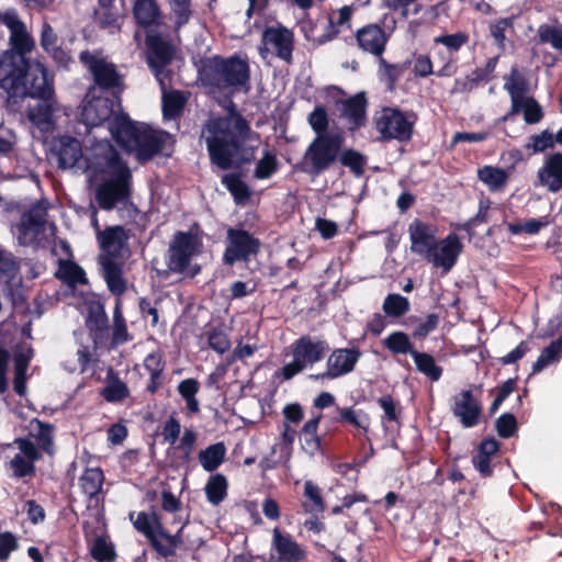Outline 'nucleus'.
Masks as SVG:
<instances>
[{
    "mask_svg": "<svg viewBox=\"0 0 562 562\" xmlns=\"http://www.w3.org/2000/svg\"><path fill=\"white\" fill-rule=\"evenodd\" d=\"M415 359L417 368L427 374L432 381L438 380L441 374L440 368L435 364L432 357L427 353H419L417 351H411Z\"/></svg>",
    "mask_w": 562,
    "mask_h": 562,
    "instance_id": "49530a36",
    "label": "nucleus"
},
{
    "mask_svg": "<svg viewBox=\"0 0 562 562\" xmlns=\"http://www.w3.org/2000/svg\"><path fill=\"white\" fill-rule=\"evenodd\" d=\"M128 231L123 226H111L98 233V239L102 254L100 260L110 257L113 259H123L128 254L127 240Z\"/></svg>",
    "mask_w": 562,
    "mask_h": 562,
    "instance_id": "2eb2a0df",
    "label": "nucleus"
},
{
    "mask_svg": "<svg viewBox=\"0 0 562 562\" xmlns=\"http://www.w3.org/2000/svg\"><path fill=\"white\" fill-rule=\"evenodd\" d=\"M33 356L31 349H23L14 356V386H24L26 382L25 372Z\"/></svg>",
    "mask_w": 562,
    "mask_h": 562,
    "instance_id": "79ce46f5",
    "label": "nucleus"
},
{
    "mask_svg": "<svg viewBox=\"0 0 562 562\" xmlns=\"http://www.w3.org/2000/svg\"><path fill=\"white\" fill-rule=\"evenodd\" d=\"M479 178L492 190H498L507 182L508 173L504 169L486 166L479 170Z\"/></svg>",
    "mask_w": 562,
    "mask_h": 562,
    "instance_id": "ea45409f",
    "label": "nucleus"
},
{
    "mask_svg": "<svg viewBox=\"0 0 562 562\" xmlns=\"http://www.w3.org/2000/svg\"><path fill=\"white\" fill-rule=\"evenodd\" d=\"M87 324L90 331L93 334L94 345L98 347L106 336V315L100 306L90 311Z\"/></svg>",
    "mask_w": 562,
    "mask_h": 562,
    "instance_id": "c9c22d12",
    "label": "nucleus"
},
{
    "mask_svg": "<svg viewBox=\"0 0 562 562\" xmlns=\"http://www.w3.org/2000/svg\"><path fill=\"white\" fill-rule=\"evenodd\" d=\"M16 549V539L9 532L0 535V559L5 560Z\"/></svg>",
    "mask_w": 562,
    "mask_h": 562,
    "instance_id": "774afa93",
    "label": "nucleus"
},
{
    "mask_svg": "<svg viewBox=\"0 0 562 562\" xmlns=\"http://www.w3.org/2000/svg\"><path fill=\"white\" fill-rule=\"evenodd\" d=\"M350 16H351V9H350V7H342L338 11V19H337L336 22H334L331 18L329 19V22H328L329 23V29H330L329 33L318 37L316 40V42L318 44H324L327 41L333 40L337 35V33H338V31L334 29V25L335 24H337V25H345V24H347L349 22V20H350Z\"/></svg>",
    "mask_w": 562,
    "mask_h": 562,
    "instance_id": "6e6d98bb",
    "label": "nucleus"
},
{
    "mask_svg": "<svg viewBox=\"0 0 562 562\" xmlns=\"http://www.w3.org/2000/svg\"><path fill=\"white\" fill-rule=\"evenodd\" d=\"M181 432L180 423L175 418L170 417L164 425L162 437L165 441L170 445H175Z\"/></svg>",
    "mask_w": 562,
    "mask_h": 562,
    "instance_id": "0e129e2a",
    "label": "nucleus"
},
{
    "mask_svg": "<svg viewBox=\"0 0 562 562\" xmlns=\"http://www.w3.org/2000/svg\"><path fill=\"white\" fill-rule=\"evenodd\" d=\"M366 106L367 100L362 92L341 102V113L351 123V128H357L364 124Z\"/></svg>",
    "mask_w": 562,
    "mask_h": 562,
    "instance_id": "c85d7f7f",
    "label": "nucleus"
},
{
    "mask_svg": "<svg viewBox=\"0 0 562 562\" xmlns=\"http://www.w3.org/2000/svg\"><path fill=\"white\" fill-rule=\"evenodd\" d=\"M79 58L91 71L98 86L113 88L119 85L120 77L114 65L102 56L86 50L80 53Z\"/></svg>",
    "mask_w": 562,
    "mask_h": 562,
    "instance_id": "f3484780",
    "label": "nucleus"
},
{
    "mask_svg": "<svg viewBox=\"0 0 562 562\" xmlns=\"http://www.w3.org/2000/svg\"><path fill=\"white\" fill-rule=\"evenodd\" d=\"M176 18L177 27L187 24L191 18V0H168Z\"/></svg>",
    "mask_w": 562,
    "mask_h": 562,
    "instance_id": "de8ad7c7",
    "label": "nucleus"
},
{
    "mask_svg": "<svg viewBox=\"0 0 562 562\" xmlns=\"http://www.w3.org/2000/svg\"><path fill=\"white\" fill-rule=\"evenodd\" d=\"M226 490L227 481L222 474L211 476L205 485L206 497L214 505L220 504L225 498Z\"/></svg>",
    "mask_w": 562,
    "mask_h": 562,
    "instance_id": "a19ab883",
    "label": "nucleus"
},
{
    "mask_svg": "<svg viewBox=\"0 0 562 562\" xmlns=\"http://www.w3.org/2000/svg\"><path fill=\"white\" fill-rule=\"evenodd\" d=\"M408 308V300L400 294H389L383 303V311L394 317L404 315Z\"/></svg>",
    "mask_w": 562,
    "mask_h": 562,
    "instance_id": "c03bdc74",
    "label": "nucleus"
},
{
    "mask_svg": "<svg viewBox=\"0 0 562 562\" xmlns=\"http://www.w3.org/2000/svg\"><path fill=\"white\" fill-rule=\"evenodd\" d=\"M263 47L260 48V55L265 58L267 53L273 52L277 56L286 63L292 60L293 34L283 26L268 27L262 35Z\"/></svg>",
    "mask_w": 562,
    "mask_h": 562,
    "instance_id": "ddd939ff",
    "label": "nucleus"
},
{
    "mask_svg": "<svg viewBox=\"0 0 562 562\" xmlns=\"http://www.w3.org/2000/svg\"><path fill=\"white\" fill-rule=\"evenodd\" d=\"M530 350L527 341H521L513 351L501 358L503 364H512L520 360Z\"/></svg>",
    "mask_w": 562,
    "mask_h": 562,
    "instance_id": "338daca9",
    "label": "nucleus"
},
{
    "mask_svg": "<svg viewBox=\"0 0 562 562\" xmlns=\"http://www.w3.org/2000/svg\"><path fill=\"white\" fill-rule=\"evenodd\" d=\"M181 531L182 528H180L176 535H169L162 528L148 540L159 554L164 557H170L175 554L176 548L181 543Z\"/></svg>",
    "mask_w": 562,
    "mask_h": 562,
    "instance_id": "473e14b6",
    "label": "nucleus"
},
{
    "mask_svg": "<svg viewBox=\"0 0 562 562\" xmlns=\"http://www.w3.org/2000/svg\"><path fill=\"white\" fill-rule=\"evenodd\" d=\"M103 479V473L100 469H87L80 476V487L87 496L93 497L100 492Z\"/></svg>",
    "mask_w": 562,
    "mask_h": 562,
    "instance_id": "e433bc0d",
    "label": "nucleus"
},
{
    "mask_svg": "<svg viewBox=\"0 0 562 562\" xmlns=\"http://www.w3.org/2000/svg\"><path fill=\"white\" fill-rule=\"evenodd\" d=\"M272 549L278 553V562H300L305 558L303 548L279 528L272 531Z\"/></svg>",
    "mask_w": 562,
    "mask_h": 562,
    "instance_id": "5701e85b",
    "label": "nucleus"
},
{
    "mask_svg": "<svg viewBox=\"0 0 562 562\" xmlns=\"http://www.w3.org/2000/svg\"><path fill=\"white\" fill-rule=\"evenodd\" d=\"M58 166L87 172L97 186L95 200L103 210H112L128 196L131 172L109 142H98L85 155L81 144L71 136H61L54 145Z\"/></svg>",
    "mask_w": 562,
    "mask_h": 562,
    "instance_id": "f257e3e1",
    "label": "nucleus"
},
{
    "mask_svg": "<svg viewBox=\"0 0 562 562\" xmlns=\"http://www.w3.org/2000/svg\"><path fill=\"white\" fill-rule=\"evenodd\" d=\"M342 143L340 135L316 136L303 155L304 171L317 176L330 168L339 157Z\"/></svg>",
    "mask_w": 562,
    "mask_h": 562,
    "instance_id": "39448f33",
    "label": "nucleus"
},
{
    "mask_svg": "<svg viewBox=\"0 0 562 562\" xmlns=\"http://www.w3.org/2000/svg\"><path fill=\"white\" fill-rule=\"evenodd\" d=\"M91 554L99 562H111L115 559V552L112 544L101 538H98L94 541Z\"/></svg>",
    "mask_w": 562,
    "mask_h": 562,
    "instance_id": "5fc2aeb1",
    "label": "nucleus"
},
{
    "mask_svg": "<svg viewBox=\"0 0 562 562\" xmlns=\"http://www.w3.org/2000/svg\"><path fill=\"white\" fill-rule=\"evenodd\" d=\"M375 125L383 138L407 140L412 135V123L394 109H383L375 121Z\"/></svg>",
    "mask_w": 562,
    "mask_h": 562,
    "instance_id": "9b49d317",
    "label": "nucleus"
},
{
    "mask_svg": "<svg viewBox=\"0 0 562 562\" xmlns=\"http://www.w3.org/2000/svg\"><path fill=\"white\" fill-rule=\"evenodd\" d=\"M128 517L135 529L142 532L147 539L151 538L155 533L162 529L161 522L155 513H130Z\"/></svg>",
    "mask_w": 562,
    "mask_h": 562,
    "instance_id": "2f4dec72",
    "label": "nucleus"
},
{
    "mask_svg": "<svg viewBox=\"0 0 562 562\" xmlns=\"http://www.w3.org/2000/svg\"><path fill=\"white\" fill-rule=\"evenodd\" d=\"M103 269V276L109 289L114 294H122L125 291V281L122 277V259H111L106 257L100 260Z\"/></svg>",
    "mask_w": 562,
    "mask_h": 562,
    "instance_id": "7c9ffc66",
    "label": "nucleus"
},
{
    "mask_svg": "<svg viewBox=\"0 0 562 562\" xmlns=\"http://www.w3.org/2000/svg\"><path fill=\"white\" fill-rule=\"evenodd\" d=\"M186 103L184 97L178 91L162 93V110L167 117H175L182 111Z\"/></svg>",
    "mask_w": 562,
    "mask_h": 562,
    "instance_id": "37998d69",
    "label": "nucleus"
},
{
    "mask_svg": "<svg viewBox=\"0 0 562 562\" xmlns=\"http://www.w3.org/2000/svg\"><path fill=\"white\" fill-rule=\"evenodd\" d=\"M357 40L363 50L381 56L387 42V36L380 26L371 24L358 31Z\"/></svg>",
    "mask_w": 562,
    "mask_h": 562,
    "instance_id": "a878e982",
    "label": "nucleus"
},
{
    "mask_svg": "<svg viewBox=\"0 0 562 562\" xmlns=\"http://www.w3.org/2000/svg\"><path fill=\"white\" fill-rule=\"evenodd\" d=\"M411 238V250L423 258L436 246V229L418 220H415L408 227Z\"/></svg>",
    "mask_w": 562,
    "mask_h": 562,
    "instance_id": "4be33fe9",
    "label": "nucleus"
},
{
    "mask_svg": "<svg viewBox=\"0 0 562 562\" xmlns=\"http://www.w3.org/2000/svg\"><path fill=\"white\" fill-rule=\"evenodd\" d=\"M209 344L218 353H224L231 347V340L227 335L222 331H213L210 334Z\"/></svg>",
    "mask_w": 562,
    "mask_h": 562,
    "instance_id": "69168bd1",
    "label": "nucleus"
},
{
    "mask_svg": "<svg viewBox=\"0 0 562 562\" xmlns=\"http://www.w3.org/2000/svg\"><path fill=\"white\" fill-rule=\"evenodd\" d=\"M46 223V211L37 205L23 215L18 239L22 245H31L41 239Z\"/></svg>",
    "mask_w": 562,
    "mask_h": 562,
    "instance_id": "aec40b11",
    "label": "nucleus"
},
{
    "mask_svg": "<svg viewBox=\"0 0 562 562\" xmlns=\"http://www.w3.org/2000/svg\"><path fill=\"white\" fill-rule=\"evenodd\" d=\"M308 123L312 128L316 132L317 136L330 135L327 133L328 119L324 108H316L308 116Z\"/></svg>",
    "mask_w": 562,
    "mask_h": 562,
    "instance_id": "864d4df0",
    "label": "nucleus"
},
{
    "mask_svg": "<svg viewBox=\"0 0 562 562\" xmlns=\"http://www.w3.org/2000/svg\"><path fill=\"white\" fill-rule=\"evenodd\" d=\"M95 20L101 27H116L120 20V11L116 8L99 7L95 10Z\"/></svg>",
    "mask_w": 562,
    "mask_h": 562,
    "instance_id": "603ef678",
    "label": "nucleus"
},
{
    "mask_svg": "<svg viewBox=\"0 0 562 562\" xmlns=\"http://www.w3.org/2000/svg\"><path fill=\"white\" fill-rule=\"evenodd\" d=\"M30 63L31 60L15 52L4 50L0 55V86L8 92L19 93Z\"/></svg>",
    "mask_w": 562,
    "mask_h": 562,
    "instance_id": "0eeeda50",
    "label": "nucleus"
},
{
    "mask_svg": "<svg viewBox=\"0 0 562 562\" xmlns=\"http://www.w3.org/2000/svg\"><path fill=\"white\" fill-rule=\"evenodd\" d=\"M249 132L247 122L231 104L226 117L210 120L203 131L211 161L226 170L254 159V147L245 145Z\"/></svg>",
    "mask_w": 562,
    "mask_h": 562,
    "instance_id": "f03ea898",
    "label": "nucleus"
},
{
    "mask_svg": "<svg viewBox=\"0 0 562 562\" xmlns=\"http://www.w3.org/2000/svg\"><path fill=\"white\" fill-rule=\"evenodd\" d=\"M540 186L550 192H558L562 189V154L557 153L549 156L538 171Z\"/></svg>",
    "mask_w": 562,
    "mask_h": 562,
    "instance_id": "393cba45",
    "label": "nucleus"
},
{
    "mask_svg": "<svg viewBox=\"0 0 562 562\" xmlns=\"http://www.w3.org/2000/svg\"><path fill=\"white\" fill-rule=\"evenodd\" d=\"M114 114V103L90 88L82 102L81 120L87 126H99Z\"/></svg>",
    "mask_w": 562,
    "mask_h": 562,
    "instance_id": "6e6552de",
    "label": "nucleus"
},
{
    "mask_svg": "<svg viewBox=\"0 0 562 562\" xmlns=\"http://www.w3.org/2000/svg\"><path fill=\"white\" fill-rule=\"evenodd\" d=\"M304 496L306 501L303 503V507L307 513L317 514L325 509V504L321 496V490L312 481L305 482Z\"/></svg>",
    "mask_w": 562,
    "mask_h": 562,
    "instance_id": "4c0bfd02",
    "label": "nucleus"
},
{
    "mask_svg": "<svg viewBox=\"0 0 562 562\" xmlns=\"http://www.w3.org/2000/svg\"><path fill=\"white\" fill-rule=\"evenodd\" d=\"M340 161L344 166L351 169V171L357 176H361L363 173V166L366 164V157L360 153L348 149L341 153Z\"/></svg>",
    "mask_w": 562,
    "mask_h": 562,
    "instance_id": "09e8293b",
    "label": "nucleus"
},
{
    "mask_svg": "<svg viewBox=\"0 0 562 562\" xmlns=\"http://www.w3.org/2000/svg\"><path fill=\"white\" fill-rule=\"evenodd\" d=\"M110 132L126 151L135 153L140 160H148L172 146V137L165 132L136 125L124 114L114 115L110 123Z\"/></svg>",
    "mask_w": 562,
    "mask_h": 562,
    "instance_id": "7ed1b4c3",
    "label": "nucleus"
},
{
    "mask_svg": "<svg viewBox=\"0 0 562 562\" xmlns=\"http://www.w3.org/2000/svg\"><path fill=\"white\" fill-rule=\"evenodd\" d=\"M40 102L34 105L30 106L27 109V117L31 122H33L36 125H42L45 123H48L52 114L56 110V101L54 99V95L48 98H37Z\"/></svg>",
    "mask_w": 562,
    "mask_h": 562,
    "instance_id": "f704fd0d",
    "label": "nucleus"
},
{
    "mask_svg": "<svg viewBox=\"0 0 562 562\" xmlns=\"http://www.w3.org/2000/svg\"><path fill=\"white\" fill-rule=\"evenodd\" d=\"M113 321H114L113 342L114 344L125 342L128 339V335H127L126 326L124 323V318L121 314L119 306L115 307Z\"/></svg>",
    "mask_w": 562,
    "mask_h": 562,
    "instance_id": "052dcab7",
    "label": "nucleus"
},
{
    "mask_svg": "<svg viewBox=\"0 0 562 562\" xmlns=\"http://www.w3.org/2000/svg\"><path fill=\"white\" fill-rule=\"evenodd\" d=\"M513 102V112L517 113L520 109L524 110V119L527 123L533 124L541 120L542 112L538 102L532 98H524L516 91L515 87L509 88Z\"/></svg>",
    "mask_w": 562,
    "mask_h": 562,
    "instance_id": "c756f323",
    "label": "nucleus"
},
{
    "mask_svg": "<svg viewBox=\"0 0 562 562\" xmlns=\"http://www.w3.org/2000/svg\"><path fill=\"white\" fill-rule=\"evenodd\" d=\"M358 360V353L353 350L339 349L333 352L327 360L326 375L339 376L350 372Z\"/></svg>",
    "mask_w": 562,
    "mask_h": 562,
    "instance_id": "bb28decb",
    "label": "nucleus"
},
{
    "mask_svg": "<svg viewBox=\"0 0 562 562\" xmlns=\"http://www.w3.org/2000/svg\"><path fill=\"white\" fill-rule=\"evenodd\" d=\"M133 15L143 27L158 25L161 19V12L156 0H134Z\"/></svg>",
    "mask_w": 562,
    "mask_h": 562,
    "instance_id": "cd10ccee",
    "label": "nucleus"
},
{
    "mask_svg": "<svg viewBox=\"0 0 562 562\" xmlns=\"http://www.w3.org/2000/svg\"><path fill=\"white\" fill-rule=\"evenodd\" d=\"M202 75L203 80L214 88L228 89L229 92L249 90V66L239 57H213L205 63Z\"/></svg>",
    "mask_w": 562,
    "mask_h": 562,
    "instance_id": "20e7f679",
    "label": "nucleus"
},
{
    "mask_svg": "<svg viewBox=\"0 0 562 562\" xmlns=\"http://www.w3.org/2000/svg\"><path fill=\"white\" fill-rule=\"evenodd\" d=\"M562 356V337L555 341H552L546 347L537 361L533 363V371H541L543 368L559 361Z\"/></svg>",
    "mask_w": 562,
    "mask_h": 562,
    "instance_id": "58836bf2",
    "label": "nucleus"
},
{
    "mask_svg": "<svg viewBox=\"0 0 562 562\" xmlns=\"http://www.w3.org/2000/svg\"><path fill=\"white\" fill-rule=\"evenodd\" d=\"M324 352V342H313L310 338L300 339L293 348V360L282 368L281 374L284 380H290L300 373L307 363L321 360Z\"/></svg>",
    "mask_w": 562,
    "mask_h": 562,
    "instance_id": "423d86ee",
    "label": "nucleus"
},
{
    "mask_svg": "<svg viewBox=\"0 0 562 562\" xmlns=\"http://www.w3.org/2000/svg\"><path fill=\"white\" fill-rule=\"evenodd\" d=\"M148 47L147 59L149 66L155 71L156 77L162 85V69L168 65L173 56V47L158 35L149 34L146 38Z\"/></svg>",
    "mask_w": 562,
    "mask_h": 562,
    "instance_id": "412c9836",
    "label": "nucleus"
},
{
    "mask_svg": "<svg viewBox=\"0 0 562 562\" xmlns=\"http://www.w3.org/2000/svg\"><path fill=\"white\" fill-rule=\"evenodd\" d=\"M0 21L9 29V52H15L26 57L35 47V42L29 33L25 24L19 19L15 12L5 11L0 13Z\"/></svg>",
    "mask_w": 562,
    "mask_h": 562,
    "instance_id": "9d476101",
    "label": "nucleus"
},
{
    "mask_svg": "<svg viewBox=\"0 0 562 562\" xmlns=\"http://www.w3.org/2000/svg\"><path fill=\"white\" fill-rule=\"evenodd\" d=\"M462 251V244L457 235H449L441 240L436 241V246L428 252L426 260L435 268H441L448 272L457 262L458 256Z\"/></svg>",
    "mask_w": 562,
    "mask_h": 562,
    "instance_id": "4468645a",
    "label": "nucleus"
},
{
    "mask_svg": "<svg viewBox=\"0 0 562 562\" xmlns=\"http://www.w3.org/2000/svg\"><path fill=\"white\" fill-rule=\"evenodd\" d=\"M20 89L23 95L32 98L46 99L54 95L52 82L48 79L47 69L44 64L38 60H31L23 75Z\"/></svg>",
    "mask_w": 562,
    "mask_h": 562,
    "instance_id": "1a4fd4ad",
    "label": "nucleus"
},
{
    "mask_svg": "<svg viewBox=\"0 0 562 562\" xmlns=\"http://www.w3.org/2000/svg\"><path fill=\"white\" fill-rule=\"evenodd\" d=\"M339 414L344 422L351 424V425L356 426L357 428L362 429L364 431L368 430L369 425H370V419H369V416L366 413H363L362 411L341 408Z\"/></svg>",
    "mask_w": 562,
    "mask_h": 562,
    "instance_id": "8fccbe9b",
    "label": "nucleus"
},
{
    "mask_svg": "<svg viewBox=\"0 0 562 562\" xmlns=\"http://www.w3.org/2000/svg\"><path fill=\"white\" fill-rule=\"evenodd\" d=\"M198 251L199 240L195 236L186 233L177 234L169 248V268L173 271H182Z\"/></svg>",
    "mask_w": 562,
    "mask_h": 562,
    "instance_id": "a211bd4d",
    "label": "nucleus"
},
{
    "mask_svg": "<svg viewBox=\"0 0 562 562\" xmlns=\"http://www.w3.org/2000/svg\"><path fill=\"white\" fill-rule=\"evenodd\" d=\"M223 183L231 191L238 202L249 198L247 186L235 175H226L223 178Z\"/></svg>",
    "mask_w": 562,
    "mask_h": 562,
    "instance_id": "3c124183",
    "label": "nucleus"
},
{
    "mask_svg": "<svg viewBox=\"0 0 562 562\" xmlns=\"http://www.w3.org/2000/svg\"><path fill=\"white\" fill-rule=\"evenodd\" d=\"M385 344L387 348L394 352L405 353L413 351L411 349V342L407 335L401 331L390 335L386 338Z\"/></svg>",
    "mask_w": 562,
    "mask_h": 562,
    "instance_id": "4d7b16f0",
    "label": "nucleus"
},
{
    "mask_svg": "<svg viewBox=\"0 0 562 562\" xmlns=\"http://www.w3.org/2000/svg\"><path fill=\"white\" fill-rule=\"evenodd\" d=\"M276 157L269 153H266L256 166L255 177L258 179H267L276 171Z\"/></svg>",
    "mask_w": 562,
    "mask_h": 562,
    "instance_id": "13d9d810",
    "label": "nucleus"
},
{
    "mask_svg": "<svg viewBox=\"0 0 562 562\" xmlns=\"http://www.w3.org/2000/svg\"><path fill=\"white\" fill-rule=\"evenodd\" d=\"M496 427H497V431H498V435L503 438H508L510 437L515 430H516V419L513 415L510 414H504L502 415L497 422H496Z\"/></svg>",
    "mask_w": 562,
    "mask_h": 562,
    "instance_id": "680f3d73",
    "label": "nucleus"
},
{
    "mask_svg": "<svg viewBox=\"0 0 562 562\" xmlns=\"http://www.w3.org/2000/svg\"><path fill=\"white\" fill-rule=\"evenodd\" d=\"M226 448L223 442H216L199 452V461L205 471L216 470L224 461Z\"/></svg>",
    "mask_w": 562,
    "mask_h": 562,
    "instance_id": "72a5a7b5",
    "label": "nucleus"
},
{
    "mask_svg": "<svg viewBox=\"0 0 562 562\" xmlns=\"http://www.w3.org/2000/svg\"><path fill=\"white\" fill-rule=\"evenodd\" d=\"M548 225V221L546 220H529L524 223H514L508 225L509 232L513 234H518L525 232L527 234H536L542 227Z\"/></svg>",
    "mask_w": 562,
    "mask_h": 562,
    "instance_id": "bf43d9fd",
    "label": "nucleus"
},
{
    "mask_svg": "<svg viewBox=\"0 0 562 562\" xmlns=\"http://www.w3.org/2000/svg\"><path fill=\"white\" fill-rule=\"evenodd\" d=\"M12 447L18 452L9 462L10 469L15 477H24L34 474L35 462L41 458V452L30 439L16 438Z\"/></svg>",
    "mask_w": 562,
    "mask_h": 562,
    "instance_id": "f8f14e48",
    "label": "nucleus"
},
{
    "mask_svg": "<svg viewBox=\"0 0 562 562\" xmlns=\"http://www.w3.org/2000/svg\"><path fill=\"white\" fill-rule=\"evenodd\" d=\"M451 409L464 428H472L480 423L482 406L469 390H464L453 397Z\"/></svg>",
    "mask_w": 562,
    "mask_h": 562,
    "instance_id": "dca6fc26",
    "label": "nucleus"
},
{
    "mask_svg": "<svg viewBox=\"0 0 562 562\" xmlns=\"http://www.w3.org/2000/svg\"><path fill=\"white\" fill-rule=\"evenodd\" d=\"M467 41L468 35L461 32L435 38V43L442 44L452 50H458Z\"/></svg>",
    "mask_w": 562,
    "mask_h": 562,
    "instance_id": "e2e57ef3",
    "label": "nucleus"
},
{
    "mask_svg": "<svg viewBox=\"0 0 562 562\" xmlns=\"http://www.w3.org/2000/svg\"><path fill=\"white\" fill-rule=\"evenodd\" d=\"M229 245L224 254V261L228 265L237 260H247L248 256L256 254L259 241L245 231H228Z\"/></svg>",
    "mask_w": 562,
    "mask_h": 562,
    "instance_id": "6ab92c4d",
    "label": "nucleus"
},
{
    "mask_svg": "<svg viewBox=\"0 0 562 562\" xmlns=\"http://www.w3.org/2000/svg\"><path fill=\"white\" fill-rule=\"evenodd\" d=\"M56 274L59 279L71 285L83 283L86 281L83 270L72 262H65L60 265Z\"/></svg>",
    "mask_w": 562,
    "mask_h": 562,
    "instance_id": "a18cd8bd",
    "label": "nucleus"
},
{
    "mask_svg": "<svg viewBox=\"0 0 562 562\" xmlns=\"http://www.w3.org/2000/svg\"><path fill=\"white\" fill-rule=\"evenodd\" d=\"M29 438L37 443V449L52 456L55 452V427L52 424L44 423L33 418L26 426Z\"/></svg>",
    "mask_w": 562,
    "mask_h": 562,
    "instance_id": "b1692460",
    "label": "nucleus"
}]
</instances>
